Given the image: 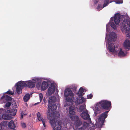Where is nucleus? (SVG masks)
<instances>
[{
    "instance_id": "obj_1",
    "label": "nucleus",
    "mask_w": 130,
    "mask_h": 130,
    "mask_svg": "<svg viewBox=\"0 0 130 130\" xmlns=\"http://www.w3.org/2000/svg\"><path fill=\"white\" fill-rule=\"evenodd\" d=\"M60 114L59 112L56 111H52L51 113L50 117H48V118L50 120V123L52 126L53 130H61L62 128L61 123L60 121H57L56 123V121L59 117Z\"/></svg>"
},
{
    "instance_id": "obj_2",
    "label": "nucleus",
    "mask_w": 130,
    "mask_h": 130,
    "mask_svg": "<svg viewBox=\"0 0 130 130\" xmlns=\"http://www.w3.org/2000/svg\"><path fill=\"white\" fill-rule=\"evenodd\" d=\"M111 103L110 101L106 100H103L98 103L95 107L96 111L94 113L96 116L100 113L102 109L109 110L111 107Z\"/></svg>"
},
{
    "instance_id": "obj_3",
    "label": "nucleus",
    "mask_w": 130,
    "mask_h": 130,
    "mask_svg": "<svg viewBox=\"0 0 130 130\" xmlns=\"http://www.w3.org/2000/svg\"><path fill=\"white\" fill-rule=\"evenodd\" d=\"M55 97L54 96H51L50 98L48 101V112L47 114V117H50V112L51 111H52L55 110L57 108L56 105L54 103H55Z\"/></svg>"
},
{
    "instance_id": "obj_4",
    "label": "nucleus",
    "mask_w": 130,
    "mask_h": 130,
    "mask_svg": "<svg viewBox=\"0 0 130 130\" xmlns=\"http://www.w3.org/2000/svg\"><path fill=\"white\" fill-rule=\"evenodd\" d=\"M70 118L71 120L74 122L75 125L76 130H84V128L83 127H80L82 123L80 122L79 117L76 116H70Z\"/></svg>"
},
{
    "instance_id": "obj_5",
    "label": "nucleus",
    "mask_w": 130,
    "mask_h": 130,
    "mask_svg": "<svg viewBox=\"0 0 130 130\" xmlns=\"http://www.w3.org/2000/svg\"><path fill=\"white\" fill-rule=\"evenodd\" d=\"M64 95L67 101L72 102L73 101L74 99V94L70 88H68L65 89Z\"/></svg>"
},
{
    "instance_id": "obj_6",
    "label": "nucleus",
    "mask_w": 130,
    "mask_h": 130,
    "mask_svg": "<svg viewBox=\"0 0 130 130\" xmlns=\"http://www.w3.org/2000/svg\"><path fill=\"white\" fill-rule=\"evenodd\" d=\"M27 81H20L19 82L16 84V85L17 86L16 88V91L18 94H20L22 93V89L23 87H27Z\"/></svg>"
},
{
    "instance_id": "obj_7",
    "label": "nucleus",
    "mask_w": 130,
    "mask_h": 130,
    "mask_svg": "<svg viewBox=\"0 0 130 130\" xmlns=\"http://www.w3.org/2000/svg\"><path fill=\"white\" fill-rule=\"evenodd\" d=\"M121 30L122 32L125 30L128 31L130 30V21L128 19H124L122 23Z\"/></svg>"
},
{
    "instance_id": "obj_8",
    "label": "nucleus",
    "mask_w": 130,
    "mask_h": 130,
    "mask_svg": "<svg viewBox=\"0 0 130 130\" xmlns=\"http://www.w3.org/2000/svg\"><path fill=\"white\" fill-rule=\"evenodd\" d=\"M108 112L109 111H105L101 114L99 117L98 120L99 122H101L102 125L104 123L105 119L107 117Z\"/></svg>"
},
{
    "instance_id": "obj_9",
    "label": "nucleus",
    "mask_w": 130,
    "mask_h": 130,
    "mask_svg": "<svg viewBox=\"0 0 130 130\" xmlns=\"http://www.w3.org/2000/svg\"><path fill=\"white\" fill-rule=\"evenodd\" d=\"M118 48V45H116L115 47V44L113 43L109 44L108 47V49L110 52L116 53L119 50Z\"/></svg>"
},
{
    "instance_id": "obj_10",
    "label": "nucleus",
    "mask_w": 130,
    "mask_h": 130,
    "mask_svg": "<svg viewBox=\"0 0 130 130\" xmlns=\"http://www.w3.org/2000/svg\"><path fill=\"white\" fill-rule=\"evenodd\" d=\"M120 14L117 13L115 14L114 17H111L110 20L111 21H114L115 24L117 25L119 24L120 23Z\"/></svg>"
},
{
    "instance_id": "obj_11",
    "label": "nucleus",
    "mask_w": 130,
    "mask_h": 130,
    "mask_svg": "<svg viewBox=\"0 0 130 130\" xmlns=\"http://www.w3.org/2000/svg\"><path fill=\"white\" fill-rule=\"evenodd\" d=\"M123 47L126 51L130 50V41L128 40H126L124 42Z\"/></svg>"
},
{
    "instance_id": "obj_12",
    "label": "nucleus",
    "mask_w": 130,
    "mask_h": 130,
    "mask_svg": "<svg viewBox=\"0 0 130 130\" xmlns=\"http://www.w3.org/2000/svg\"><path fill=\"white\" fill-rule=\"evenodd\" d=\"M80 116L84 120H87L89 119H90L89 117V115L87 110L86 111L82 112L80 115Z\"/></svg>"
},
{
    "instance_id": "obj_13",
    "label": "nucleus",
    "mask_w": 130,
    "mask_h": 130,
    "mask_svg": "<svg viewBox=\"0 0 130 130\" xmlns=\"http://www.w3.org/2000/svg\"><path fill=\"white\" fill-rule=\"evenodd\" d=\"M37 118L39 121H42L44 127H46V125L45 124V122L46 120L44 119H43V118L41 116V114L39 112H38L37 114Z\"/></svg>"
},
{
    "instance_id": "obj_14",
    "label": "nucleus",
    "mask_w": 130,
    "mask_h": 130,
    "mask_svg": "<svg viewBox=\"0 0 130 130\" xmlns=\"http://www.w3.org/2000/svg\"><path fill=\"white\" fill-rule=\"evenodd\" d=\"M55 90V87L53 84H51V86L48 89V94L50 95L54 93Z\"/></svg>"
},
{
    "instance_id": "obj_15",
    "label": "nucleus",
    "mask_w": 130,
    "mask_h": 130,
    "mask_svg": "<svg viewBox=\"0 0 130 130\" xmlns=\"http://www.w3.org/2000/svg\"><path fill=\"white\" fill-rule=\"evenodd\" d=\"M69 113L71 115H74L75 112L74 110L75 109V106L73 105H71L69 107Z\"/></svg>"
},
{
    "instance_id": "obj_16",
    "label": "nucleus",
    "mask_w": 130,
    "mask_h": 130,
    "mask_svg": "<svg viewBox=\"0 0 130 130\" xmlns=\"http://www.w3.org/2000/svg\"><path fill=\"white\" fill-rule=\"evenodd\" d=\"M109 0H105L103 7H102L101 5H99L97 7V9L98 11H99L100 10L102 9L103 8L107 6L109 4Z\"/></svg>"
},
{
    "instance_id": "obj_17",
    "label": "nucleus",
    "mask_w": 130,
    "mask_h": 130,
    "mask_svg": "<svg viewBox=\"0 0 130 130\" xmlns=\"http://www.w3.org/2000/svg\"><path fill=\"white\" fill-rule=\"evenodd\" d=\"M85 101V98L82 96L77 97L76 101V102L78 104H81L84 102Z\"/></svg>"
},
{
    "instance_id": "obj_18",
    "label": "nucleus",
    "mask_w": 130,
    "mask_h": 130,
    "mask_svg": "<svg viewBox=\"0 0 130 130\" xmlns=\"http://www.w3.org/2000/svg\"><path fill=\"white\" fill-rule=\"evenodd\" d=\"M36 84V82H32L31 80L27 81V87L30 88H32L35 87Z\"/></svg>"
},
{
    "instance_id": "obj_19",
    "label": "nucleus",
    "mask_w": 130,
    "mask_h": 130,
    "mask_svg": "<svg viewBox=\"0 0 130 130\" xmlns=\"http://www.w3.org/2000/svg\"><path fill=\"white\" fill-rule=\"evenodd\" d=\"M48 86V83L44 81L42 83L41 88L42 90L44 91L47 89Z\"/></svg>"
},
{
    "instance_id": "obj_20",
    "label": "nucleus",
    "mask_w": 130,
    "mask_h": 130,
    "mask_svg": "<svg viewBox=\"0 0 130 130\" xmlns=\"http://www.w3.org/2000/svg\"><path fill=\"white\" fill-rule=\"evenodd\" d=\"M5 99L6 101H11L12 100V98L10 97L8 95H3L1 97V99L3 100Z\"/></svg>"
},
{
    "instance_id": "obj_21",
    "label": "nucleus",
    "mask_w": 130,
    "mask_h": 130,
    "mask_svg": "<svg viewBox=\"0 0 130 130\" xmlns=\"http://www.w3.org/2000/svg\"><path fill=\"white\" fill-rule=\"evenodd\" d=\"M8 126L9 128L10 129H14L15 128V125L13 121H11L8 124Z\"/></svg>"
},
{
    "instance_id": "obj_22",
    "label": "nucleus",
    "mask_w": 130,
    "mask_h": 130,
    "mask_svg": "<svg viewBox=\"0 0 130 130\" xmlns=\"http://www.w3.org/2000/svg\"><path fill=\"white\" fill-rule=\"evenodd\" d=\"M3 119L5 120H7L11 119V117L9 115L7 114H4L2 116Z\"/></svg>"
},
{
    "instance_id": "obj_23",
    "label": "nucleus",
    "mask_w": 130,
    "mask_h": 130,
    "mask_svg": "<svg viewBox=\"0 0 130 130\" xmlns=\"http://www.w3.org/2000/svg\"><path fill=\"white\" fill-rule=\"evenodd\" d=\"M30 98V96L29 93L26 94L23 97L24 101L25 102L28 101Z\"/></svg>"
},
{
    "instance_id": "obj_24",
    "label": "nucleus",
    "mask_w": 130,
    "mask_h": 130,
    "mask_svg": "<svg viewBox=\"0 0 130 130\" xmlns=\"http://www.w3.org/2000/svg\"><path fill=\"white\" fill-rule=\"evenodd\" d=\"M110 37L111 42L114 41V39L116 37V34L114 32H112L110 34Z\"/></svg>"
},
{
    "instance_id": "obj_25",
    "label": "nucleus",
    "mask_w": 130,
    "mask_h": 130,
    "mask_svg": "<svg viewBox=\"0 0 130 130\" xmlns=\"http://www.w3.org/2000/svg\"><path fill=\"white\" fill-rule=\"evenodd\" d=\"M84 92V89L82 87H81L79 89L78 92L77 93V94L79 96H82L83 95V93Z\"/></svg>"
},
{
    "instance_id": "obj_26",
    "label": "nucleus",
    "mask_w": 130,
    "mask_h": 130,
    "mask_svg": "<svg viewBox=\"0 0 130 130\" xmlns=\"http://www.w3.org/2000/svg\"><path fill=\"white\" fill-rule=\"evenodd\" d=\"M118 55L120 57H124L125 56L124 53L122 51L121 48H120V50L118 53Z\"/></svg>"
},
{
    "instance_id": "obj_27",
    "label": "nucleus",
    "mask_w": 130,
    "mask_h": 130,
    "mask_svg": "<svg viewBox=\"0 0 130 130\" xmlns=\"http://www.w3.org/2000/svg\"><path fill=\"white\" fill-rule=\"evenodd\" d=\"M17 111V110L15 109H13L12 110H10V112L11 113V115L12 116H14L16 115Z\"/></svg>"
},
{
    "instance_id": "obj_28",
    "label": "nucleus",
    "mask_w": 130,
    "mask_h": 130,
    "mask_svg": "<svg viewBox=\"0 0 130 130\" xmlns=\"http://www.w3.org/2000/svg\"><path fill=\"white\" fill-rule=\"evenodd\" d=\"M110 25L111 27L114 30H116L117 29V27H116L115 25L113 22H110Z\"/></svg>"
},
{
    "instance_id": "obj_29",
    "label": "nucleus",
    "mask_w": 130,
    "mask_h": 130,
    "mask_svg": "<svg viewBox=\"0 0 130 130\" xmlns=\"http://www.w3.org/2000/svg\"><path fill=\"white\" fill-rule=\"evenodd\" d=\"M89 125V124L86 122H84V123L82 127H83L85 129Z\"/></svg>"
},
{
    "instance_id": "obj_30",
    "label": "nucleus",
    "mask_w": 130,
    "mask_h": 130,
    "mask_svg": "<svg viewBox=\"0 0 130 130\" xmlns=\"http://www.w3.org/2000/svg\"><path fill=\"white\" fill-rule=\"evenodd\" d=\"M5 93L8 94L10 95H12L14 93L12 91L9 90L8 91L5 92Z\"/></svg>"
},
{
    "instance_id": "obj_31",
    "label": "nucleus",
    "mask_w": 130,
    "mask_h": 130,
    "mask_svg": "<svg viewBox=\"0 0 130 130\" xmlns=\"http://www.w3.org/2000/svg\"><path fill=\"white\" fill-rule=\"evenodd\" d=\"M85 107L84 105H80L79 107L80 111L82 112L85 109Z\"/></svg>"
},
{
    "instance_id": "obj_32",
    "label": "nucleus",
    "mask_w": 130,
    "mask_h": 130,
    "mask_svg": "<svg viewBox=\"0 0 130 130\" xmlns=\"http://www.w3.org/2000/svg\"><path fill=\"white\" fill-rule=\"evenodd\" d=\"M93 96V95L91 94H90L89 95H88L87 96V98L89 99H92Z\"/></svg>"
},
{
    "instance_id": "obj_33",
    "label": "nucleus",
    "mask_w": 130,
    "mask_h": 130,
    "mask_svg": "<svg viewBox=\"0 0 130 130\" xmlns=\"http://www.w3.org/2000/svg\"><path fill=\"white\" fill-rule=\"evenodd\" d=\"M40 100V102L43 99V96L42 93H40L39 94Z\"/></svg>"
},
{
    "instance_id": "obj_34",
    "label": "nucleus",
    "mask_w": 130,
    "mask_h": 130,
    "mask_svg": "<svg viewBox=\"0 0 130 130\" xmlns=\"http://www.w3.org/2000/svg\"><path fill=\"white\" fill-rule=\"evenodd\" d=\"M11 105V103L10 102H8L6 103L5 106L7 107H9Z\"/></svg>"
},
{
    "instance_id": "obj_35",
    "label": "nucleus",
    "mask_w": 130,
    "mask_h": 130,
    "mask_svg": "<svg viewBox=\"0 0 130 130\" xmlns=\"http://www.w3.org/2000/svg\"><path fill=\"white\" fill-rule=\"evenodd\" d=\"M116 2L117 4H122L123 3V1L122 0H117Z\"/></svg>"
},
{
    "instance_id": "obj_36",
    "label": "nucleus",
    "mask_w": 130,
    "mask_h": 130,
    "mask_svg": "<svg viewBox=\"0 0 130 130\" xmlns=\"http://www.w3.org/2000/svg\"><path fill=\"white\" fill-rule=\"evenodd\" d=\"M21 126L23 128H25L26 127V124L24 123H22L21 124Z\"/></svg>"
},
{
    "instance_id": "obj_37",
    "label": "nucleus",
    "mask_w": 130,
    "mask_h": 130,
    "mask_svg": "<svg viewBox=\"0 0 130 130\" xmlns=\"http://www.w3.org/2000/svg\"><path fill=\"white\" fill-rule=\"evenodd\" d=\"M99 1V0H94V3L95 4H97Z\"/></svg>"
},
{
    "instance_id": "obj_38",
    "label": "nucleus",
    "mask_w": 130,
    "mask_h": 130,
    "mask_svg": "<svg viewBox=\"0 0 130 130\" xmlns=\"http://www.w3.org/2000/svg\"><path fill=\"white\" fill-rule=\"evenodd\" d=\"M127 36L129 37L130 39V33L127 35Z\"/></svg>"
},
{
    "instance_id": "obj_39",
    "label": "nucleus",
    "mask_w": 130,
    "mask_h": 130,
    "mask_svg": "<svg viewBox=\"0 0 130 130\" xmlns=\"http://www.w3.org/2000/svg\"><path fill=\"white\" fill-rule=\"evenodd\" d=\"M43 101H44V103H45L46 102L45 101H46V100L45 99V98H44L43 99Z\"/></svg>"
},
{
    "instance_id": "obj_40",
    "label": "nucleus",
    "mask_w": 130,
    "mask_h": 130,
    "mask_svg": "<svg viewBox=\"0 0 130 130\" xmlns=\"http://www.w3.org/2000/svg\"><path fill=\"white\" fill-rule=\"evenodd\" d=\"M23 115L22 114L21 115V119H22L23 118Z\"/></svg>"
},
{
    "instance_id": "obj_41",
    "label": "nucleus",
    "mask_w": 130,
    "mask_h": 130,
    "mask_svg": "<svg viewBox=\"0 0 130 130\" xmlns=\"http://www.w3.org/2000/svg\"><path fill=\"white\" fill-rule=\"evenodd\" d=\"M39 103H40V102L36 103H35V105H37V104H39Z\"/></svg>"
},
{
    "instance_id": "obj_42",
    "label": "nucleus",
    "mask_w": 130,
    "mask_h": 130,
    "mask_svg": "<svg viewBox=\"0 0 130 130\" xmlns=\"http://www.w3.org/2000/svg\"><path fill=\"white\" fill-rule=\"evenodd\" d=\"M74 89H75V90L76 91V87H75V88H74Z\"/></svg>"
}]
</instances>
